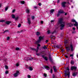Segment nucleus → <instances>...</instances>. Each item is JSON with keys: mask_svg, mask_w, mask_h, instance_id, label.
Wrapping results in <instances>:
<instances>
[{"mask_svg": "<svg viewBox=\"0 0 78 78\" xmlns=\"http://www.w3.org/2000/svg\"><path fill=\"white\" fill-rule=\"evenodd\" d=\"M65 57L66 58H68V56L65 55Z\"/></svg>", "mask_w": 78, "mask_h": 78, "instance_id": "54", "label": "nucleus"}, {"mask_svg": "<svg viewBox=\"0 0 78 78\" xmlns=\"http://www.w3.org/2000/svg\"><path fill=\"white\" fill-rule=\"evenodd\" d=\"M76 69H77V67L76 66H72L71 68V70H76Z\"/></svg>", "mask_w": 78, "mask_h": 78, "instance_id": "11", "label": "nucleus"}, {"mask_svg": "<svg viewBox=\"0 0 78 78\" xmlns=\"http://www.w3.org/2000/svg\"><path fill=\"white\" fill-rule=\"evenodd\" d=\"M59 1H60V0H57V3H59Z\"/></svg>", "mask_w": 78, "mask_h": 78, "instance_id": "58", "label": "nucleus"}, {"mask_svg": "<svg viewBox=\"0 0 78 78\" xmlns=\"http://www.w3.org/2000/svg\"><path fill=\"white\" fill-rule=\"evenodd\" d=\"M64 42L65 44H67V42H68V41L67 40H66Z\"/></svg>", "mask_w": 78, "mask_h": 78, "instance_id": "35", "label": "nucleus"}, {"mask_svg": "<svg viewBox=\"0 0 78 78\" xmlns=\"http://www.w3.org/2000/svg\"><path fill=\"white\" fill-rule=\"evenodd\" d=\"M66 2H62V6L64 8L66 7Z\"/></svg>", "mask_w": 78, "mask_h": 78, "instance_id": "9", "label": "nucleus"}, {"mask_svg": "<svg viewBox=\"0 0 78 78\" xmlns=\"http://www.w3.org/2000/svg\"><path fill=\"white\" fill-rule=\"evenodd\" d=\"M56 66H53L54 70L55 69H56Z\"/></svg>", "mask_w": 78, "mask_h": 78, "instance_id": "46", "label": "nucleus"}, {"mask_svg": "<svg viewBox=\"0 0 78 78\" xmlns=\"http://www.w3.org/2000/svg\"><path fill=\"white\" fill-rule=\"evenodd\" d=\"M19 49L20 48H16V50H17V51L19 50Z\"/></svg>", "mask_w": 78, "mask_h": 78, "instance_id": "36", "label": "nucleus"}, {"mask_svg": "<svg viewBox=\"0 0 78 78\" xmlns=\"http://www.w3.org/2000/svg\"><path fill=\"white\" fill-rule=\"evenodd\" d=\"M48 42V40H46V43H47V42Z\"/></svg>", "mask_w": 78, "mask_h": 78, "instance_id": "56", "label": "nucleus"}, {"mask_svg": "<svg viewBox=\"0 0 78 78\" xmlns=\"http://www.w3.org/2000/svg\"><path fill=\"white\" fill-rule=\"evenodd\" d=\"M56 47L58 48H59V45H57L56 46Z\"/></svg>", "mask_w": 78, "mask_h": 78, "instance_id": "51", "label": "nucleus"}, {"mask_svg": "<svg viewBox=\"0 0 78 78\" xmlns=\"http://www.w3.org/2000/svg\"><path fill=\"white\" fill-rule=\"evenodd\" d=\"M55 72H57V69H54Z\"/></svg>", "mask_w": 78, "mask_h": 78, "instance_id": "50", "label": "nucleus"}, {"mask_svg": "<svg viewBox=\"0 0 78 78\" xmlns=\"http://www.w3.org/2000/svg\"><path fill=\"white\" fill-rule=\"evenodd\" d=\"M72 21L73 22H75V24H74V26H75V27H77L78 26V23H77V22H76V21H75V20L73 19L72 20Z\"/></svg>", "mask_w": 78, "mask_h": 78, "instance_id": "5", "label": "nucleus"}, {"mask_svg": "<svg viewBox=\"0 0 78 78\" xmlns=\"http://www.w3.org/2000/svg\"><path fill=\"white\" fill-rule=\"evenodd\" d=\"M73 26V24L71 23L69 24V27H72Z\"/></svg>", "mask_w": 78, "mask_h": 78, "instance_id": "27", "label": "nucleus"}, {"mask_svg": "<svg viewBox=\"0 0 78 78\" xmlns=\"http://www.w3.org/2000/svg\"><path fill=\"white\" fill-rule=\"evenodd\" d=\"M42 58H44V59L45 61H48V58H47V57H45L44 56V55H42Z\"/></svg>", "mask_w": 78, "mask_h": 78, "instance_id": "12", "label": "nucleus"}, {"mask_svg": "<svg viewBox=\"0 0 78 78\" xmlns=\"http://www.w3.org/2000/svg\"><path fill=\"white\" fill-rule=\"evenodd\" d=\"M48 34H50V33H51V32H50V30H48L47 31Z\"/></svg>", "mask_w": 78, "mask_h": 78, "instance_id": "32", "label": "nucleus"}, {"mask_svg": "<svg viewBox=\"0 0 78 78\" xmlns=\"http://www.w3.org/2000/svg\"><path fill=\"white\" fill-rule=\"evenodd\" d=\"M64 74L65 76L69 77V67H68L67 69L65 71Z\"/></svg>", "mask_w": 78, "mask_h": 78, "instance_id": "3", "label": "nucleus"}, {"mask_svg": "<svg viewBox=\"0 0 78 78\" xmlns=\"http://www.w3.org/2000/svg\"><path fill=\"white\" fill-rule=\"evenodd\" d=\"M44 36L39 37V40L36 42V44L40 43V42H41V41L42 40H43V39H44Z\"/></svg>", "mask_w": 78, "mask_h": 78, "instance_id": "2", "label": "nucleus"}, {"mask_svg": "<svg viewBox=\"0 0 78 78\" xmlns=\"http://www.w3.org/2000/svg\"><path fill=\"white\" fill-rule=\"evenodd\" d=\"M58 24V26H60V30H63L64 28L65 23L63 21V19L62 18H61L59 19Z\"/></svg>", "mask_w": 78, "mask_h": 78, "instance_id": "1", "label": "nucleus"}, {"mask_svg": "<svg viewBox=\"0 0 78 78\" xmlns=\"http://www.w3.org/2000/svg\"><path fill=\"white\" fill-rule=\"evenodd\" d=\"M76 75H77V73H73V76H76Z\"/></svg>", "mask_w": 78, "mask_h": 78, "instance_id": "17", "label": "nucleus"}, {"mask_svg": "<svg viewBox=\"0 0 78 78\" xmlns=\"http://www.w3.org/2000/svg\"><path fill=\"white\" fill-rule=\"evenodd\" d=\"M15 16L13 14L12 15V18H13V19H15Z\"/></svg>", "mask_w": 78, "mask_h": 78, "instance_id": "26", "label": "nucleus"}, {"mask_svg": "<svg viewBox=\"0 0 78 78\" xmlns=\"http://www.w3.org/2000/svg\"><path fill=\"white\" fill-rule=\"evenodd\" d=\"M44 76H45V77H46V76H47V74H46L45 73H44Z\"/></svg>", "mask_w": 78, "mask_h": 78, "instance_id": "47", "label": "nucleus"}, {"mask_svg": "<svg viewBox=\"0 0 78 78\" xmlns=\"http://www.w3.org/2000/svg\"><path fill=\"white\" fill-rule=\"evenodd\" d=\"M5 20H0V22H5Z\"/></svg>", "mask_w": 78, "mask_h": 78, "instance_id": "28", "label": "nucleus"}, {"mask_svg": "<svg viewBox=\"0 0 78 78\" xmlns=\"http://www.w3.org/2000/svg\"><path fill=\"white\" fill-rule=\"evenodd\" d=\"M8 6L5 7V10L6 11L7 10H8Z\"/></svg>", "mask_w": 78, "mask_h": 78, "instance_id": "24", "label": "nucleus"}, {"mask_svg": "<svg viewBox=\"0 0 78 78\" xmlns=\"http://www.w3.org/2000/svg\"><path fill=\"white\" fill-rule=\"evenodd\" d=\"M19 71H16V73L14 74L13 76L15 77H16V76H17L19 75Z\"/></svg>", "mask_w": 78, "mask_h": 78, "instance_id": "6", "label": "nucleus"}, {"mask_svg": "<svg viewBox=\"0 0 78 78\" xmlns=\"http://www.w3.org/2000/svg\"><path fill=\"white\" fill-rule=\"evenodd\" d=\"M16 66L18 67V66H19V63H16Z\"/></svg>", "mask_w": 78, "mask_h": 78, "instance_id": "42", "label": "nucleus"}, {"mask_svg": "<svg viewBox=\"0 0 78 78\" xmlns=\"http://www.w3.org/2000/svg\"><path fill=\"white\" fill-rule=\"evenodd\" d=\"M76 33V32L75 31H73V33Z\"/></svg>", "mask_w": 78, "mask_h": 78, "instance_id": "57", "label": "nucleus"}, {"mask_svg": "<svg viewBox=\"0 0 78 78\" xmlns=\"http://www.w3.org/2000/svg\"><path fill=\"white\" fill-rule=\"evenodd\" d=\"M76 56H77V58H78V54L76 55Z\"/></svg>", "mask_w": 78, "mask_h": 78, "instance_id": "64", "label": "nucleus"}, {"mask_svg": "<svg viewBox=\"0 0 78 78\" xmlns=\"http://www.w3.org/2000/svg\"><path fill=\"white\" fill-rule=\"evenodd\" d=\"M38 47H40L41 46V45H40L39 44H38Z\"/></svg>", "mask_w": 78, "mask_h": 78, "instance_id": "59", "label": "nucleus"}, {"mask_svg": "<svg viewBox=\"0 0 78 78\" xmlns=\"http://www.w3.org/2000/svg\"><path fill=\"white\" fill-rule=\"evenodd\" d=\"M31 18L32 20H33L34 19V16H33L31 17Z\"/></svg>", "mask_w": 78, "mask_h": 78, "instance_id": "33", "label": "nucleus"}, {"mask_svg": "<svg viewBox=\"0 0 78 78\" xmlns=\"http://www.w3.org/2000/svg\"><path fill=\"white\" fill-rule=\"evenodd\" d=\"M64 13V12L62 10H60L58 12V13L57 14V16L58 17L60 15V14Z\"/></svg>", "mask_w": 78, "mask_h": 78, "instance_id": "4", "label": "nucleus"}, {"mask_svg": "<svg viewBox=\"0 0 78 78\" xmlns=\"http://www.w3.org/2000/svg\"><path fill=\"white\" fill-rule=\"evenodd\" d=\"M54 11H55L54 9H51L50 10V14H53V12H54Z\"/></svg>", "mask_w": 78, "mask_h": 78, "instance_id": "13", "label": "nucleus"}, {"mask_svg": "<svg viewBox=\"0 0 78 78\" xmlns=\"http://www.w3.org/2000/svg\"><path fill=\"white\" fill-rule=\"evenodd\" d=\"M65 47L66 48V52L68 54L69 53V45H68V44H66L65 45Z\"/></svg>", "mask_w": 78, "mask_h": 78, "instance_id": "7", "label": "nucleus"}, {"mask_svg": "<svg viewBox=\"0 0 78 78\" xmlns=\"http://www.w3.org/2000/svg\"><path fill=\"white\" fill-rule=\"evenodd\" d=\"M15 12V10H13L12 11V12Z\"/></svg>", "mask_w": 78, "mask_h": 78, "instance_id": "55", "label": "nucleus"}, {"mask_svg": "<svg viewBox=\"0 0 78 78\" xmlns=\"http://www.w3.org/2000/svg\"><path fill=\"white\" fill-rule=\"evenodd\" d=\"M27 78H31V76L30 75H27Z\"/></svg>", "mask_w": 78, "mask_h": 78, "instance_id": "40", "label": "nucleus"}, {"mask_svg": "<svg viewBox=\"0 0 78 78\" xmlns=\"http://www.w3.org/2000/svg\"><path fill=\"white\" fill-rule=\"evenodd\" d=\"M74 61H73V60L71 61V64H74Z\"/></svg>", "mask_w": 78, "mask_h": 78, "instance_id": "29", "label": "nucleus"}, {"mask_svg": "<svg viewBox=\"0 0 78 78\" xmlns=\"http://www.w3.org/2000/svg\"><path fill=\"white\" fill-rule=\"evenodd\" d=\"M30 10L29 9H27L26 10V12L27 13H30Z\"/></svg>", "mask_w": 78, "mask_h": 78, "instance_id": "21", "label": "nucleus"}, {"mask_svg": "<svg viewBox=\"0 0 78 78\" xmlns=\"http://www.w3.org/2000/svg\"><path fill=\"white\" fill-rule=\"evenodd\" d=\"M11 23V22L7 21L5 22L6 24H7V25H9V23Z\"/></svg>", "mask_w": 78, "mask_h": 78, "instance_id": "15", "label": "nucleus"}, {"mask_svg": "<svg viewBox=\"0 0 78 78\" xmlns=\"http://www.w3.org/2000/svg\"><path fill=\"white\" fill-rule=\"evenodd\" d=\"M29 70H30V71H32V70H33V68H32V67H30L29 68H28Z\"/></svg>", "mask_w": 78, "mask_h": 78, "instance_id": "18", "label": "nucleus"}, {"mask_svg": "<svg viewBox=\"0 0 78 78\" xmlns=\"http://www.w3.org/2000/svg\"><path fill=\"white\" fill-rule=\"evenodd\" d=\"M26 68H28V65H26Z\"/></svg>", "mask_w": 78, "mask_h": 78, "instance_id": "62", "label": "nucleus"}, {"mask_svg": "<svg viewBox=\"0 0 78 78\" xmlns=\"http://www.w3.org/2000/svg\"><path fill=\"white\" fill-rule=\"evenodd\" d=\"M15 20H18V19H19V17L17 16L15 18Z\"/></svg>", "mask_w": 78, "mask_h": 78, "instance_id": "30", "label": "nucleus"}, {"mask_svg": "<svg viewBox=\"0 0 78 78\" xmlns=\"http://www.w3.org/2000/svg\"><path fill=\"white\" fill-rule=\"evenodd\" d=\"M39 6H41L42 5V4L41 3H40L38 4Z\"/></svg>", "mask_w": 78, "mask_h": 78, "instance_id": "49", "label": "nucleus"}, {"mask_svg": "<svg viewBox=\"0 0 78 78\" xmlns=\"http://www.w3.org/2000/svg\"><path fill=\"white\" fill-rule=\"evenodd\" d=\"M27 23L29 25H30V24H31V19H30V18H27Z\"/></svg>", "mask_w": 78, "mask_h": 78, "instance_id": "10", "label": "nucleus"}, {"mask_svg": "<svg viewBox=\"0 0 78 78\" xmlns=\"http://www.w3.org/2000/svg\"><path fill=\"white\" fill-rule=\"evenodd\" d=\"M39 47H37V49H35L34 48H31V49L32 50H35V51H36V52L37 53V52H38V50H39Z\"/></svg>", "mask_w": 78, "mask_h": 78, "instance_id": "8", "label": "nucleus"}, {"mask_svg": "<svg viewBox=\"0 0 78 78\" xmlns=\"http://www.w3.org/2000/svg\"><path fill=\"white\" fill-rule=\"evenodd\" d=\"M40 54H41V53L36 54V55L37 56H40V55H41Z\"/></svg>", "mask_w": 78, "mask_h": 78, "instance_id": "43", "label": "nucleus"}, {"mask_svg": "<svg viewBox=\"0 0 78 78\" xmlns=\"http://www.w3.org/2000/svg\"><path fill=\"white\" fill-rule=\"evenodd\" d=\"M56 32V31L55 30L52 33V34H54V33H55Z\"/></svg>", "mask_w": 78, "mask_h": 78, "instance_id": "48", "label": "nucleus"}, {"mask_svg": "<svg viewBox=\"0 0 78 78\" xmlns=\"http://www.w3.org/2000/svg\"><path fill=\"white\" fill-rule=\"evenodd\" d=\"M28 59H27V60H30V61H32V60H33V58H28Z\"/></svg>", "mask_w": 78, "mask_h": 78, "instance_id": "20", "label": "nucleus"}, {"mask_svg": "<svg viewBox=\"0 0 78 78\" xmlns=\"http://www.w3.org/2000/svg\"><path fill=\"white\" fill-rule=\"evenodd\" d=\"M53 72V70H52V69H51V73H52V72Z\"/></svg>", "mask_w": 78, "mask_h": 78, "instance_id": "44", "label": "nucleus"}, {"mask_svg": "<svg viewBox=\"0 0 78 78\" xmlns=\"http://www.w3.org/2000/svg\"><path fill=\"white\" fill-rule=\"evenodd\" d=\"M53 78H55V76L54 75H53Z\"/></svg>", "mask_w": 78, "mask_h": 78, "instance_id": "63", "label": "nucleus"}, {"mask_svg": "<svg viewBox=\"0 0 78 78\" xmlns=\"http://www.w3.org/2000/svg\"><path fill=\"white\" fill-rule=\"evenodd\" d=\"M21 26V24H18V28H20V26Z\"/></svg>", "mask_w": 78, "mask_h": 78, "instance_id": "34", "label": "nucleus"}, {"mask_svg": "<svg viewBox=\"0 0 78 78\" xmlns=\"http://www.w3.org/2000/svg\"><path fill=\"white\" fill-rule=\"evenodd\" d=\"M45 69H47V70H50V68L47 66H45Z\"/></svg>", "mask_w": 78, "mask_h": 78, "instance_id": "19", "label": "nucleus"}, {"mask_svg": "<svg viewBox=\"0 0 78 78\" xmlns=\"http://www.w3.org/2000/svg\"><path fill=\"white\" fill-rule=\"evenodd\" d=\"M50 38L51 39H55V37L52 35H51L50 36Z\"/></svg>", "mask_w": 78, "mask_h": 78, "instance_id": "14", "label": "nucleus"}, {"mask_svg": "<svg viewBox=\"0 0 78 78\" xmlns=\"http://www.w3.org/2000/svg\"><path fill=\"white\" fill-rule=\"evenodd\" d=\"M20 3H21V4H24V3H25V1H21L20 2Z\"/></svg>", "mask_w": 78, "mask_h": 78, "instance_id": "23", "label": "nucleus"}, {"mask_svg": "<svg viewBox=\"0 0 78 78\" xmlns=\"http://www.w3.org/2000/svg\"><path fill=\"white\" fill-rule=\"evenodd\" d=\"M5 73L6 74H8V71H6L5 72Z\"/></svg>", "mask_w": 78, "mask_h": 78, "instance_id": "45", "label": "nucleus"}, {"mask_svg": "<svg viewBox=\"0 0 78 78\" xmlns=\"http://www.w3.org/2000/svg\"><path fill=\"white\" fill-rule=\"evenodd\" d=\"M70 47L71 48V51H73V46H72V44L70 45Z\"/></svg>", "mask_w": 78, "mask_h": 78, "instance_id": "16", "label": "nucleus"}, {"mask_svg": "<svg viewBox=\"0 0 78 78\" xmlns=\"http://www.w3.org/2000/svg\"><path fill=\"white\" fill-rule=\"evenodd\" d=\"M73 30H75V28L73 27Z\"/></svg>", "mask_w": 78, "mask_h": 78, "instance_id": "53", "label": "nucleus"}, {"mask_svg": "<svg viewBox=\"0 0 78 78\" xmlns=\"http://www.w3.org/2000/svg\"><path fill=\"white\" fill-rule=\"evenodd\" d=\"M9 39H10V38H9V37H7V39L8 41H9Z\"/></svg>", "mask_w": 78, "mask_h": 78, "instance_id": "38", "label": "nucleus"}, {"mask_svg": "<svg viewBox=\"0 0 78 78\" xmlns=\"http://www.w3.org/2000/svg\"><path fill=\"white\" fill-rule=\"evenodd\" d=\"M5 68L6 69H8V67L6 65L5 66Z\"/></svg>", "mask_w": 78, "mask_h": 78, "instance_id": "31", "label": "nucleus"}, {"mask_svg": "<svg viewBox=\"0 0 78 78\" xmlns=\"http://www.w3.org/2000/svg\"><path fill=\"white\" fill-rule=\"evenodd\" d=\"M36 34L37 36H39L40 34V32H37L36 33Z\"/></svg>", "mask_w": 78, "mask_h": 78, "instance_id": "22", "label": "nucleus"}, {"mask_svg": "<svg viewBox=\"0 0 78 78\" xmlns=\"http://www.w3.org/2000/svg\"><path fill=\"white\" fill-rule=\"evenodd\" d=\"M41 23H43V21H41Z\"/></svg>", "mask_w": 78, "mask_h": 78, "instance_id": "60", "label": "nucleus"}, {"mask_svg": "<svg viewBox=\"0 0 78 78\" xmlns=\"http://www.w3.org/2000/svg\"><path fill=\"white\" fill-rule=\"evenodd\" d=\"M28 58H25V60H26V61H28V60H27V59H28Z\"/></svg>", "mask_w": 78, "mask_h": 78, "instance_id": "41", "label": "nucleus"}, {"mask_svg": "<svg viewBox=\"0 0 78 78\" xmlns=\"http://www.w3.org/2000/svg\"><path fill=\"white\" fill-rule=\"evenodd\" d=\"M70 56L71 57H73V55H70Z\"/></svg>", "mask_w": 78, "mask_h": 78, "instance_id": "52", "label": "nucleus"}, {"mask_svg": "<svg viewBox=\"0 0 78 78\" xmlns=\"http://www.w3.org/2000/svg\"><path fill=\"white\" fill-rule=\"evenodd\" d=\"M49 58L50 60H51V55H49Z\"/></svg>", "mask_w": 78, "mask_h": 78, "instance_id": "39", "label": "nucleus"}, {"mask_svg": "<svg viewBox=\"0 0 78 78\" xmlns=\"http://www.w3.org/2000/svg\"><path fill=\"white\" fill-rule=\"evenodd\" d=\"M8 31H9L8 30H6L4 31L3 33H5V32H8Z\"/></svg>", "mask_w": 78, "mask_h": 78, "instance_id": "37", "label": "nucleus"}, {"mask_svg": "<svg viewBox=\"0 0 78 78\" xmlns=\"http://www.w3.org/2000/svg\"><path fill=\"white\" fill-rule=\"evenodd\" d=\"M47 46L46 45H44V47H43V48H44V49H46V48H47V47H46Z\"/></svg>", "mask_w": 78, "mask_h": 78, "instance_id": "25", "label": "nucleus"}, {"mask_svg": "<svg viewBox=\"0 0 78 78\" xmlns=\"http://www.w3.org/2000/svg\"><path fill=\"white\" fill-rule=\"evenodd\" d=\"M54 22V20H51V22Z\"/></svg>", "mask_w": 78, "mask_h": 78, "instance_id": "61", "label": "nucleus"}]
</instances>
